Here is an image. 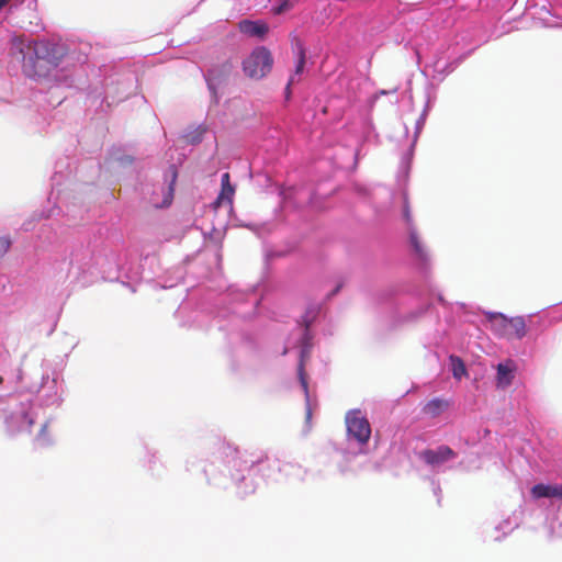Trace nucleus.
Returning a JSON list of instances; mask_svg holds the SVG:
<instances>
[{"mask_svg": "<svg viewBox=\"0 0 562 562\" xmlns=\"http://www.w3.org/2000/svg\"><path fill=\"white\" fill-rule=\"evenodd\" d=\"M516 366L513 361H506L497 366L496 385L499 389L509 386L515 378Z\"/></svg>", "mask_w": 562, "mask_h": 562, "instance_id": "nucleus-6", "label": "nucleus"}, {"mask_svg": "<svg viewBox=\"0 0 562 562\" xmlns=\"http://www.w3.org/2000/svg\"><path fill=\"white\" fill-rule=\"evenodd\" d=\"M411 243L414 247L415 252L420 257L424 258L426 256V252L422 246V243L415 232L411 233Z\"/></svg>", "mask_w": 562, "mask_h": 562, "instance_id": "nucleus-14", "label": "nucleus"}, {"mask_svg": "<svg viewBox=\"0 0 562 562\" xmlns=\"http://www.w3.org/2000/svg\"><path fill=\"white\" fill-rule=\"evenodd\" d=\"M273 57L271 52L265 47H256L244 60L243 71L244 74L254 80H260L265 78L272 69Z\"/></svg>", "mask_w": 562, "mask_h": 562, "instance_id": "nucleus-2", "label": "nucleus"}, {"mask_svg": "<svg viewBox=\"0 0 562 562\" xmlns=\"http://www.w3.org/2000/svg\"><path fill=\"white\" fill-rule=\"evenodd\" d=\"M498 322L507 326L505 336L521 338L525 335V323L522 318L517 317L508 319L504 315H499Z\"/></svg>", "mask_w": 562, "mask_h": 562, "instance_id": "nucleus-7", "label": "nucleus"}, {"mask_svg": "<svg viewBox=\"0 0 562 562\" xmlns=\"http://www.w3.org/2000/svg\"><path fill=\"white\" fill-rule=\"evenodd\" d=\"M11 246V241L9 238H0V255H4Z\"/></svg>", "mask_w": 562, "mask_h": 562, "instance_id": "nucleus-18", "label": "nucleus"}, {"mask_svg": "<svg viewBox=\"0 0 562 562\" xmlns=\"http://www.w3.org/2000/svg\"><path fill=\"white\" fill-rule=\"evenodd\" d=\"M531 494L536 498H541V497L562 498V485L537 484L531 488Z\"/></svg>", "mask_w": 562, "mask_h": 562, "instance_id": "nucleus-8", "label": "nucleus"}, {"mask_svg": "<svg viewBox=\"0 0 562 562\" xmlns=\"http://www.w3.org/2000/svg\"><path fill=\"white\" fill-rule=\"evenodd\" d=\"M297 0H282L281 3L274 8V13L281 14L292 9Z\"/></svg>", "mask_w": 562, "mask_h": 562, "instance_id": "nucleus-15", "label": "nucleus"}, {"mask_svg": "<svg viewBox=\"0 0 562 562\" xmlns=\"http://www.w3.org/2000/svg\"><path fill=\"white\" fill-rule=\"evenodd\" d=\"M234 194H235V189L233 186L232 187H222L221 192H220L216 201L214 202L215 207L221 206L224 202L232 204Z\"/></svg>", "mask_w": 562, "mask_h": 562, "instance_id": "nucleus-11", "label": "nucleus"}, {"mask_svg": "<svg viewBox=\"0 0 562 562\" xmlns=\"http://www.w3.org/2000/svg\"><path fill=\"white\" fill-rule=\"evenodd\" d=\"M449 406V403L441 398H434L424 406V413L431 417L438 416Z\"/></svg>", "mask_w": 562, "mask_h": 562, "instance_id": "nucleus-9", "label": "nucleus"}, {"mask_svg": "<svg viewBox=\"0 0 562 562\" xmlns=\"http://www.w3.org/2000/svg\"><path fill=\"white\" fill-rule=\"evenodd\" d=\"M2 380H3L2 376H0V383L2 382Z\"/></svg>", "mask_w": 562, "mask_h": 562, "instance_id": "nucleus-26", "label": "nucleus"}, {"mask_svg": "<svg viewBox=\"0 0 562 562\" xmlns=\"http://www.w3.org/2000/svg\"><path fill=\"white\" fill-rule=\"evenodd\" d=\"M46 429H47V424H44L41 429V434H44L46 431Z\"/></svg>", "mask_w": 562, "mask_h": 562, "instance_id": "nucleus-25", "label": "nucleus"}, {"mask_svg": "<svg viewBox=\"0 0 562 562\" xmlns=\"http://www.w3.org/2000/svg\"><path fill=\"white\" fill-rule=\"evenodd\" d=\"M340 289H341V284H338V285L336 286V289L330 293V295H335L336 293H338V292H339V290H340Z\"/></svg>", "mask_w": 562, "mask_h": 562, "instance_id": "nucleus-24", "label": "nucleus"}, {"mask_svg": "<svg viewBox=\"0 0 562 562\" xmlns=\"http://www.w3.org/2000/svg\"><path fill=\"white\" fill-rule=\"evenodd\" d=\"M297 373H299V379H300V382L302 384V387L305 392H307V380H306V373H305V370H304V361L303 359H301L300 363H299V368H297Z\"/></svg>", "mask_w": 562, "mask_h": 562, "instance_id": "nucleus-16", "label": "nucleus"}, {"mask_svg": "<svg viewBox=\"0 0 562 562\" xmlns=\"http://www.w3.org/2000/svg\"><path fill=\"white\" fill-rule=\"evenodd\" d=\"M306 60V54L305 49L302 45L299 46V53H297V61L295 66L294 76L301 75L303 72L304 66Z\"/></svg>", "mask_w": 562, "mask_h": 562, "instance_id": "nucleus-12", "label": "nucleus"}, {"mask_svg": "<svg viewBox=\"0 0 562 562\" xmlns=\"http://www.w3.org/2000/svg\"><path fill=\"white\" fill-rule=\"evenodd\" d=\"M347 430L358 442L367 443L371 436V427L368 419L360 416L359 412L349 413L346 416Z\"/></svg>", "mask_w": 562, "mask_h": 562, "instance_id": "nucleus-3", "label": "nucleus"}, {"mask_svg": "<svg viewBox=\"0 0 562 562\" xmlns=\"http://www.w3.org/2000/svg\"><path fill=\"white\" fill-rule=\"evenodd\" d=\"M263 458H266L265 456H261L259 458H257L256 460H244V463L245 464H248L249 463V467H252L255 463H260Z\"/></svg>", "mask_w": 562, "mask_h": 562, "instance_id": "nucleus-20", "label": "nucleus"}, {"mask_svg": "<svg viewBox=\"0 0 562 562\" xmlns=\"http://www.w3.org/2000/svg\"><path fill=\"white\" fill-rule=\"evenodd\" d=\"M456 457V452L448 446H440L437 449H426L420 458L429 465H439Z\"/></svg>", "mask_w": 562, "mask_h": 562, "instance_id": "nucleus-4", "label": "nucleus"}, {"mask_svg": "<svg viewBox=\"0 0 562 562\" xmlns=\"http://www.w3.org/2000/svg\"><path fill=\"white\" fill-rule=\"evenodd\" d=\"M499 315H501V314L493 316V317H492V319H491V322H492L493 327H494V328H495V329H496L501 335L505 336V333H506V328H507V326H506V324L498 322V317H499Z\"/></svg>", "mask_w": 562, "mask_h": 562, "instance_id": "nucleus-17", "label": "nucleus"}, {"mask_svg": "<svg viewBox=\"0 0 562 562\" xmlns=\"http://www.w3.org/2000/svg\"><path fill=\"white\" fill-rule=\"evenodd\" d=\"M449 359L451 363L452 375L454 379L461 380L462 376H465L468 374L465 364L461 358L457 356H450Z\"/></svg>", "mask_w": 562, "mask_h": 562, "instance_id": "nucleus-10", "label": "nucleus"}, {"mask_svg": "<svg viewBox=\"0 0 562 562\" xmlns=\"http://www.w3.org/2000/svg\"><path fill=\"white\" fill-rule=\"evenodd\" d=\"M404 217L408 223L412 221L407 203H405L404 207Z\"/></svg>", "mask_w": 562, "mask_h": 562, "instance_id": "nucleus-21", "label": "nucleus"}, {"mask_svg": "<svg viewBox=\"0 0 562 562\" xmlns=\"http://www.w3.org/2000/svg\"><path fill=\"white\" fill-rule=\"evenodd\" d=\"M23 54L22 70L30 78L46 77L58 67L67 55L65 44L50 41H36L29 44Z\"/></svg>", "mask_w": 562, "mask_h": 562, "instance_id": "nucleus-1", "label": "nucleus"}, {"mask_svg": "<svg viewBox=\"0 0 562 562\" xmlns=\"http://www.w3.org/2000/svg\"><path fill=\"white\" fill-rule=\"evenodd\" d=\"M238 29L241 33L258 38H263L269 32L268 24L261 21L243 20L238 23Z\"/></svg>", "mask_w": 562, "mask_h": 562, "instance_id": "nucleus-5", "label": "nucleus"}, {"mask_svg": "<svg viewBox=\"0 0 562 562\" xmlns=\"http://www.w3.org/2000/svg\"><path fill=\"white\" fill-rule=\"evenodd\" d=\"M10 0H0V10L9 3Z\"/></svg>", "mask_w": 562, "mask_h": 562, "instance_id": "nucleus-23", "label": "nucleus"}, {"mask_svg": "<svg viewBox=\"0 0 562 562\" xmlns=\"http://www.w3.org/2000/svg\"><path fill=\"white\" fill-rule=\"evenodd\" d=\"M295 82V79H294V76H292L290 79H289V82L286 85V88H285V91L288 94H290V87Z\"/></svg>", "mask_w": 562, "mask_h": 562, "instance_id": "nucleus-22", "label": "nucleus"}, {"mask_svg": "<svg viewBox=\"0 0 562 562\" xmlns=\"http://www.w3.org/2000/svg\"><path fill=\"white\" fill-rule=\"evenodd\" d=\"M164 200L160 204L155 203L156 206H168L173 200V187L170 184L168 188H162Z\"/></svg>", "mask_w": 562, "mask_h": 562, "instance_id": "nucleus-13", "label": "nucleus"}, {"mask_svg": "<svg viewBox=\"0 0 562 562\" xmlns=\"http://www.w3.org/2000/svg\"><path fill=\"white\" fill-rule=\"evenodd\" d=\"M221 184L222 187H232L231 177L228 172L222 175Z\"/></svg>", "mask_w": 562, "mask_h": 562, "instance_id": "nucleus-19", "label": "nucleus"}]
</instances>
